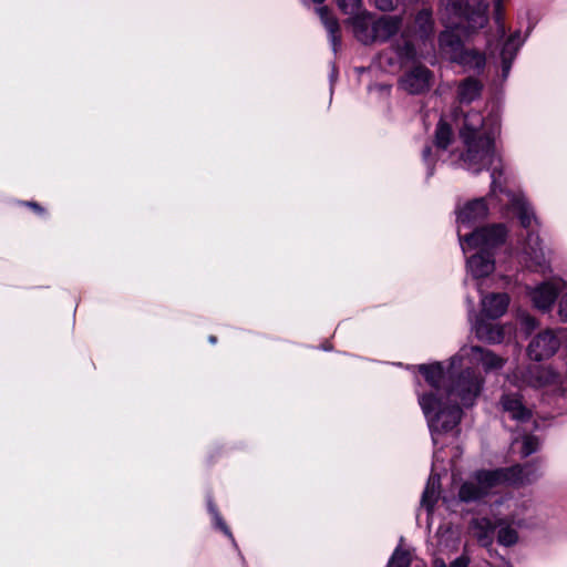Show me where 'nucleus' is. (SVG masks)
<instances>
[{
	"label": "nucleus",
	"mask_w": 567,
	"mask_h": 567,
	"mask_svg": "<svg viewBox=\"0 0 567 567\" xmlns=\"http://www.w3.org/2000/svg\"><path fill=\"white\" fill-rule=\"evenodd\" d=\"M486 11V0H441L440 14L446 30L440 34V47L452 61L465 51L458 32L483 28L487 23Z\"/></svg>",
	"instance_id": "3"
},
{
	"label": "nucleus",
	"mask_w": 567,
	"mask_h": 567,
	"mask_svg": "<svg viewBox=\"0 0 567 567\" xmlns=\"http://www.w3.org/2000/svg\"><path fill=\"white\" fill-rule=\"evenodd\" d=\"M375 4L382 11H390L395 9L400 2L399 0H375Z\"/></svg>",
	"instance_id": "34"
},
{
	"label": "nucleus",
	"mask_w": 567,
	"mask_h": 567,
	"mask_svg": "<svg viewBox=\"0 0 567 567\" xmlns=\"http://www.w3.org/2000/svg\"><path fill=\"white\" fill-rule=\"evenodd\" d=\"M477 289L481 293V315L487 319H498L507 310L509 305V297L504 292H492L483 295L481 284L477 285Z\"/></svg>",
	"instance_id": "13"
},
{
	"label": "nucleus",
	"mask_w": 567,
	"mask_h": 567,
	"mask_svg": "<svg viewBox=\"0 0 567 567\" xmlns=\"http://www.w3.org/2000/svg\"><path fill=\"white\" fill-rule=\"evenodd\" d=\"M315 3H322L324 0H312Z\"/></svg>",
	"instance_id": "40"
},
{
	"label": "nucleus",
	"mask_w": 567,
	"mask_h": 567,
	"mask_svg": "<svg viewBox=\"0 0 567 567\" xmlns=\"http://www.w3.org/2000/svg\"><path fill=\"white\" fill-rule=\"evenodd\" d=\"M525 321H526V324L530 328H534L536 324L535 320L530 317H526Z\"/></svg>",
	"instance_id": "36"
},
{
	"label": "nucleus",
	"mask_w": 567,
	"mask_h": 567,
	"mask_svg": "<svg viewBox=\"0 0 567 567\" xmlns=\"http://www.w3.org/2000/svg\"><path fill=\"white\" fill-rule=\"evenodd\" d=\"M564 288V280L553 279L542 282L529 291L534 306L543 311H548Z\"/></svg>",
	"instance_id": "12"
},
{
	"label": "nucleus",
	"mask_w": 567,
	"mask_h": 567,
	"mask_svg": "<svg viewBox=\"0 0 567 567\" xmlns=\"http://www.w3.org/2000/svg\"><path fill=\"white\" fill-rule=\"evenodd\" d=\"M422 156H423V159L424 162L430 165L431 163V157H432V147L431 146H426L424 147L423 152H422Z\"/></svg>",
	"instance_id": "35"
},
{
	"label": "nucleus",
	"mask_w": 567,
	"mask_h": 567,
	"mask_svg": "<svg viewBox=\"0 0 567 567\" xmlns=\"http://www.w3.org/2000/svg\"><path fill=\"white\" fill-rule=\"evenodd\" d=\"M399 56L404 61H415L417 59V53L415 51V48L412 43L405 42L400 49H399Z\"/></svg>",
	"instance_id": "33"
},
{
	"label": "nucleus",
	"mask_w": 567,
	"mask_h": 567,
	"mask_svg": "<svg viewBox=\"0 0 567 567\" xmlns=\"http://www.w3.org/2000/svg\"><path fill=\"white\" fill-rule=\"evenodd\" d=\"M501 404L503 410L517 421H525L530 416V411L523 405L518 394H504Z\"/></svg>",
	"instance_id": "19"
},
{
	"label": "nucleus",
	"mask_w": 567,
	"mask_h": 567,
	"mask_svg": "<svg viewBox=\"0 0 567 567\" xmlns=\"http://www.w3.org/2000/svg\"><path fill=\"white\" fill-rule=\"evenodd\" d=\"M433 74L423 66L415 65L401 79V86L411 94H420L431 87Z\"/></svg>",
	"instance_id": "14"
},
{
	"label": "nucleus",
	"mask_w": 567,
	"mask_h": 567,
	"mask_svg": "<svg viewBox=\"0 0 567 567\" xmlns=\"http://www.w3.org/2000/svg\"><path fill=\"white\" fill-rule=\"evenodd\" d=\"M432 10L422 9L415 17V28L420 32L421 38H427L433 33Z\"/></svg>",
	"instance_id": "24"
},
{
	"label": "nucleus",
	"mask_w": 567,
	"mask_h": 567,
	"mask_svg": "<svg viewBox=\"0 0 567 567\" xmlns=\"http://www.w3.org/2000/svg\"><path fill=\"white\" fill-rule=\"evenodd\" d=\"M506 234L504 225H491L475 228L471 235L464 237V241L460 243L464 254L472 249L477 250L466 261L467 271L474 279L485 278L494 271L493 249L505 240Z\"/></svg>",
	"instance_id": "5"
},
{
	"label": "nucleus",
	"mask_w": 567,
	"mask_h": 567,
	"mask_svg": "<svg viewBox=\"0 0 567 567\" xmlns=\"http://www.w3.org/2000/svg\"><path fill=\"white\" fill-rule=\"evenodd\" d=\"M522 447H520V455L522 457H527L530 454L535 453L539 447V441L536 436L533 435H525L522 439Z\"/></svg>",
	"instance_id": "28"
},
{
	"label": "nucleus",
	"mask_w": 567,
	"mask_h": 567,
	"mask_svg": "<svg viewBox=\"0 0 567 567\" xmlns=\"http://www.w3.org/2000/svg\"><path fill=\"white\" fill-rule=\"evenodd\" d=\"M488 213V206L485 198H478L467 203L457 213V235L458 240L464 241L466 235H471L470 231L478 221L483 220Z\"/></svg>",
	"instance_id": "9"
},
{
	"label": "nucleus",
	"mask_w": 567,
	"mask_h": 567,
	"mask_svg": "<svg viewBox=\"0 0 567 567\" xmlns=\"http://www.w3.org/2000/svg\"><path fill=\"white\" fill-rule=\"evenodd\" d=\"M350 22L353 28V33L355 38L362 42L363 44L372 43V23L371 16L367 12L363 13H354L352 18H350Z\"/></svg>",
	"instance_id": "17"
},
{
	"label": "nucleus",
	"mask_w": 567,
	"mask_h": 567,
	"mask_svg": "<svg viewBox=\"0 0 567 567\" xmlns=\"http://www.w3.org/2000/svg\"><path fill=\"white\" fill-rule=\"evenodd\" d=\"M401 28V19L399 17H382L372 23L371 34L372 42L386 41L398 33Z\"/></svg>",
	"instance_id": "16"
},
{
	"label": "nucleus",
	"mask_w": 567,
	"mask_h": 567,
	"mask_svg": "<svg viewBox=\"0 0 567 567\" xmlns=\"http://www.w3.org/2000/svg\"><path fill=\"white\" fill-rule=\"evenodd\" d=\"M495 517H496V523H497L496 527H498V534H497L498 543L504 546L514 545L518 539L516 530L512 527L514 525L511 523H504V522L501 523L499 517L498 516H495Z\"/></svg>",
	"instance_id": "25"
},
{
	"label": "nucleus",
	"mask_w": 567,
	"mask_h": 567,
	"mask_svg": "<svg viewBox=\"0 0 567 567\" xmlns=\"http://www.w3.org/2000/svg\"><path fill=\"white\" fill-rule=\"evenodd\" d=\"M468 317L472 321V330L476 338L488 343H499L504 339L503 328L494 322L484 319L483 316L475 313L474 302L468 299Z\"/></svg>",
	"instance_id": "11"
},
{
	"label": "nucleus",
	"mask_w": 567,
	"mask_h": 567,
	"mask_svg": "<svg viewBox=\"0 0 567 567\" xmlns=\"http://www.w3.org/2000/svg\"><path fill=\"white\" fill-rule=\"evenodd\" d=\"M496 520L492 523L488 518H474L471 523L470 530L472 535L483 545L491 544L494 529L496 528Z\"/></svg>",
	"instance_id": "18"
},
{
	"label": "nucleus",
	"mask_w": 567,
	"mask_h": 567,
	"mask_svg": "<svg viewBox=\"0 0 567 567\" xmlns=\"http://www.w3.org/2000/svg\"><path fill=\"white\" fill-rule=\"evenodd\" d=\"M455 124L462 143L458 158L461 166L474 174L492 167V194L488 198L493 202L498 197L506 212H513L520 225L530 230L522 249L523 260L528 268L544 269L546 267V254L542 247L539 236L534 231L533 224H537L533 208L522 194H516L502 188L503 165L495 152V137L499 131V121L496 115L484 116L478 111L456 112Z\"/></svg>",
	"instance_id": "2"
},
{
	"label": "nucleus",
	"mask_w": 567,
	"mask_h": 567,
	"mask_svg": "<svg viewBox=\"0 0 567 567\" xmlns=\"http://www.w3.org/2000/svg\"><path fill=\"white\" fill-rule=\"evenodd\" d=\"M410 561V554L408 551L396 549L392 555L388 567H409Z\"/></svg>",
	"instance_id": "29"
},
{
	"label": "nucleus",
	"mask_w": 567,
	"mask_h": 567,
	"mask_svg": "<svg viewBox=\"0 0 567 567\" xmlns=\"http://www.w3.org/2000/svg\"><path fill=\"white\" fill-rule=\"evenodd\" d=\"M440 477L436 474H431L425 489L422 495V506L426 508L429 514L431 513L435 502L439 497Z\"/></svg>",
	"instance_id": "22"
},
{
	"label": "nucleus",
	"mask_w": 567,
	"mask_h": 567,
	"mask_svg": "<svg viewBox=\"0 0 567 567\" xmlns=\"http://www.w3.org/2000/svg\"><path fill=\"white\" fill-rule=\"evenodd\" d=\"M29 206H31L32 208H34L35 210H41V208L39 207V205L37 203H28Z\"/></svg>",
	"instance_id": "38"
},
{
	"label": "nucleus",
	"mask_w": 567,
	"mask_h": 567,
	"mask_svg": "<svg viewBox=\"0 0 567 567\" xmlns=\"http://www.w3.org/2000/svg\"><path fill=\"white\" fill-rule=\"evenodd\" d=\"M452 138V130L451 127L443 121L436 126L435 130V146L437 150L445 151L450 145Z\"/></svg>",
	"instance_id": "26"
},
{
	"label": "nucleus",
	"mask_w": 567,
	"mask_h": 567,
	"mask_svg": "<svg viewBox=\"0 0 567 567\" xmlns=\"http://www.w3.org/2000/svg\"><path fill=\"white\" fill-rule=\"evenodd\" d=\"M505 360L478 346H463L450 360L447 371L441 362L419 365L430 390L419 393V404L427 421L434 444L436 435L453 430L462 419V408H471L480 396L484 378L474 367L486 372L499 370Z\"/></svg>",
	"instance_id": "1"
},
{
	"label": "nucleus",
	"mask_w": 567,
	"mask_h": 567,
	"mask_svg": "<svg viewBox=\"0 0 567 567\" xmlns=\"http://www.w3.org/2000/svg\"><path fill=\"white\" fill-rule=\"evenodd\" d=\"M561 374L550 365L530 364L524 370L516 371L513 374V383L518 388H558L561 385Z\"/></svg>",
	"instance_id": "7"
},
{
	"label": "nucleus",
	"mask_w": 567,
	"mask_h": 567,
	"mask_svg": "<svg viewBox=\"0 0 567 567\" xmlns=\"http://www.w3.org/2000/svg\"><path fill=\"white\" fill-rule=\"evenodd\" d=\"M455 62L468 70L481 71L485 66V56L480 52L465 50Z\"/></svg>",
	"instance_id": "23"
},
{
	"label": "nucleus",
	"mask_w": 567,
	"mask_h": 567,
	"mask_svg": "<svg viewBox=\"0 0 567 567\" xmlns=\"http://www.w3.org/2000/svg\"><path fill=\"white\" fill-rule=\"evenodd\" d=\"M539 476V466L534 463L494 471H477L462 484L458 497L465 503L478 502L501 484L525 485L534 483Z\"/></svg>",
	"instance_id": "4"
},
{
	"label": "nucleus",
	"mask_w": 567,
	"mask_h": 567,
	"mask_svg": "<svg viewBox=\"0 0 567 567\" xmlns=\"http://www.w3.org/2000/svg\"><path fill=\"white\" fill-rule=\"evenodd\" d=\"M530 504L527 501L514 497H505L493 505L494 516H498L501 523H511L516 527L528 525Z\"/></svg>",
	"instance_id": "8"
},
{
	"label": "nucleus",
	"mask_w": 567,
	"mask_h": 567,
	"mask_svg": "<svg viewBox=\"0 0 567 567\" xmlns=\"http://www.w3.org/2000/svg\"><path fill=\"white\" fill-rule=\"evenodd\" d=\"M208 511L213 516L215 526L219 528L228 538H230L234 544H236L230 529L223 520L221 516L219 515L216 506L213 504L212 501H208Z\"/></svg>",
	"instance_id": "27"
},
{
	"label": "nucleus",
	"mask_w": 567,
	"mask_h": 567,
	"mask_svg": "<svg viewBox=\"0 0 567 567\" xmlns=\"http://www.w3.org/2000/svg\"><path fill=\"white\" fill-rule=\"evenodd\" d=\"M436 554H450L457 550L460 545V530L451 525H442L435 535Z\"/></svg>",
	"instance_id": "15"
},
{
	"label": "nucleus",
	"mask_w": 567,
	"mask_h": 567,
	"mask_svg": "<svg viewBox=\"0 0 567 567\" xmlns=\"http://www.w3.org/2000/svg\"><path fill=\"white\" fill-rule=\"evenodd\" d=\"M560 344V338L554 330H544L530 340L527 354L534 361L547 360L558 351Z\"/></svg>",
	"instance_id": "10"
},
{
	"label": "nucleus",
	"mask_w": 567,
	"mask_h": 567,
	"mask_svg": "<svg viewBox=\"0 0 567 567\" xmlns=\"http://www.w3.org/2000/svg\"><path fill=\"white\" fill-rule=\"evenodd\" d=\"M470 564V558L466 555H462L458 558L454 559L450 565H447L443 558L436 556L434 558V565L436 567H467Z\"/></svg>",
	"instance_id": "30"
},
{
	"label": "nucleus",
	"mask_w": 567,
	"mask_h": 567,
	"mask_svg": "<svg viewBox=\"0 0 567 567\" xmlns=\"http://www.w3.org/2000/svg\"><path fill=\"white\" fill-rule=\"evenodd\" d=\"M482 91V83L474 79L467 78L463 80L457 87V97L461 103H471L475 101Z\"/></svg>",
	"instance_id": "20"
},
{
	"label": "nucleus",
	"mask_w": 567,
	"mask_h": 567,
	"mask_svg": "<svg viewBox=\"0 0 567 567\" xmlns=\"http://www.w3.org/2000/svg\"><path fill=\"white\" fill-rule=\"evenodd\" d=\"M338 6L346 14H354L361 8V0H338Z\"/></svg>",
	"instance_id": "31"
},
{
	"label": "nucleus",
	"mask_w": 567,
	"mask_h": 567,
	"mask_svg": "<svg viewBox=\"0 0 567 567\" xmlns=\"http://www.w3.org/2000/svg\"><path fill=\"white\" fill-rule=\"evenodd\" d=\"M560 298L558 302V315L560 319L567 322V282L564 281V288L559 290Z\"/></svg>",
	"instance_id": "32"
},
{
	"label": "nucleus",
	"mask_w": 567,
	"mask_h": 567,
	"mask_svg": "<svg viewBox=\"0 0 567 567\" xmlns=\"http://www.w3.org/2000/svg\"><path fill=\"white\" fill-rule=\"evenodd\" d=\"M416 0H399L400 4H410L415 2Z\"/></svg>",
	"instance_id": "37"
},
{
	"label": "nucleus",
	"mask_w": 567,
	"mask_h": 567,
	"mask_svg": "<svg viewBox=\"0 0 567 567\" xmlns=\"http://www.w3.org/2000/svg\"><path fill=\"white\" fill-rule=\"evenodd\" d=\"M493 4L498 39L495 43L488 40L487 49L491 55H499L502 61V76L503 79H506L509 74L512 63L516 58L519 48L524 43V39L520 38L519 31L514 32L505 39L506 30L503 22L504 0H493Z\"/></svg>",
	"instance_id": "6"
},
{
	"label": "nucleus",
	"mask_w": 567,
	"mask_h": 567,
	"mask_svg": "<svg viewBox=\"0 0 567 567\" xmlns=\"http://www.w3.org/2000/svg\"><path fill=\"white\" fill-rule=\"evenodd\" d=\"M317 13L319 14L321 22L326 27L327 31L330 35V42L332 44V49L336 52L338 45L340 44L339 37V23L338 21L330 14L327 7H320L317 9Z\"/></svg>",
	"instance_id": "21"
},
{
	"label": "nucleus",
	"mask_w": 567,
	"mask_h": 567,
	"mask_svg": "<svg viewBox=\"0 0 567 567\" xmlns=\"http://www.w3.org/2000/svg\"><path fill=\"white\" fill-rule=\"evenodd\" d=\"M208 340L210 343H216V341H217L215 336H210Z\"/></svg>",
	"instance_id": "39"
}]
</instances>
